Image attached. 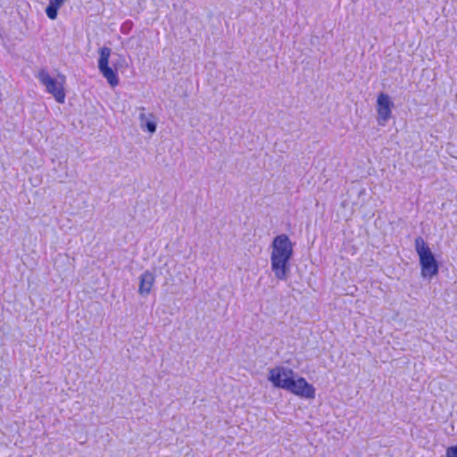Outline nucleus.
<instances>
[{"label":"nucleus","instance_id":"nucleus-5","mask_svg":"<svg viewBox=\"0 0 457 457\" xmlns=\"http://www.w3.org/2000/svg\"><path fill=\"white\" fill-rule=\"evenodd\" d=\"M287 391L294 394L302 398L305 399H313L315 397V388L314 386L308 383L307 380L303 377H298L295 372V375L292 376L290 381H287L284 383Z\"/></svg>","mask_w":457,"mask_h":457},{"label":"nucleus","instance_id":"nucleus-8","mask_svg":"<svg viewBox=\"0 0 457 457\" xmlns=\"http://www.w3.org/2000/svg\"><path fill=\"white\" fill-rule=\"evenodd\" d=\"M155 281V276L149 270L144 271L139 276L138 294L146 296L151 293L152 287Z\"/></svg>","mask_w":457,"mask_h":457},{"label":"nucleus","instance_id":"nucleus-3","mask_svg":"<svg viewBox=\"0 0 457 457\" xmlns=\"http://www.w3.org/2000/svg\"><path fill=\"white\" fill-rule=\"evenodd\" d=\"M112 54L111 48L107 46H103L99 49V59H98V70L100 73L103 75L104 78L106 79L107 82L110 84L111 87H116L119 84V77L118 73L116 71L118 65H120V62H124L125 59L119 55V60L117 62H113L112 65L114 66L115 70H113L109 65V59Z\"/></svg>","mask_w":457,"mask_h":457},{"label":"nucleus","instance_id":"nucleus-1","mask_svg":"<svg viewBox=\"0 0 457 457\" xmlns=\"http://www.w3.org/2000/svg\"><path fill=\"white\" fill-rule=\"evenodd\" d=\"M293 243L286 234L273 238L271 244L270 266L275 277L286 280L290 272V260L294 254Z\"/></svg>","mask_w":457,"mask_h":457},{"label":"nucleus","instance_id":"nucleus-2","mask_svg":"<svg viewBox=\"0 0 457 457\" xmlns=\"http://www.w3.org/2000/svg\"><path fill=\"white\" fill-rule=\"evenodd\" d=\"M414 246L419 256L421 277L431 279L439 271V263L435 254L421 237L415 238Z\"/></svg>","mask_w":457,"mask_h":457},{"label":"nucleus","instance_id":"nucleus-4","mask_svg":"<svg viewBox=\"0 0 457 457\" xmlns=\"http://www.w3.org/2000/svg\"><path fill=\"white\" fill-rule=\"evenodd\" d=\"M39 82L46 87L47 93L51 94L55 101L63 104L65 100V91L63 87L64 77L62 76V81L51 77L46 69H42L37 75Z\"/></svg>","mask_w":457,"mask_h":457},{"label":"nucleus","instance_id":"nucleus-7","mask_svg":"<svg viewBox=\"0 0 457 457\" xmlns=\"http://www.w3.org/2000/svg\"><path fill=\"white\" fill-rule=\"evenodd\" d=\"M394 103L387 94L381 93L377 99L378 121L384 125L391 117Z\"/></svg>","mask_w":457,"mask_h":457},{"label":"nucleus","instance_id":"nucleus-10","mask_svg":"<svg viewBox=\"0 0 457 457\" xmlns=\"http://www.w3.org/2000/svg\"><path fill=\"white\" fill-rule=\"evenodd\" d=\"M140 126L143 130H146L149 133L153 134L156 131L157 125L156 122L153 120H148L145 113L139 114Z\"/></svg>","mask_w":457,"mask_h":457},{"label":"nucleus","instance_id":"nucleus-9","mask_svg":"<svg viewBox=\"0 0 457 457\" xmlns=\"http://www.w3.org/2000/svg\"><path fill=\"white\" fill-rule=\"evenodd\" d=\"M66 0H49V4L46 8V14L50 20H55L58 15V10Z\"/></svg>","mask_w":457,"mask_h":457},{"label":"nucleus","instance_id":"nucleus-6","mask_svg":"<svg viewBox=\"0 0 457 457\" xmlns=\"http://www.w3.org/2000/svg\"><path fill=\"white\" fill-rule=\"evenodd\" d=\"M293 375H295V371L292 369L284 366H276L270 369L268 379L274 387L287 390L284 383L290 381Z\"/></svg>","mask_w":457,"mask_h":457}]
</instances>
